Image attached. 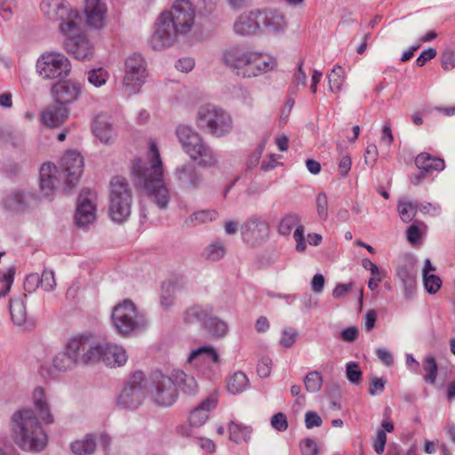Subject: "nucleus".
<instances>
[{"mask_svg": "<svg viewBox=\"0 0 455 455\" xmlns=\"http://www.w3.org/2000/svg\"><path fill=\"white\" fill-rule=\"evenodd\" d=\"M173 180L180 190L188 193L202 190L207 187L205 176L192 163L178 165L173 172Z\"/></svg>", "mask_w": 455, "mask_h": 455, "instance_id": "4468645a", "label": "nucleus"}, {"mask_svg": "<svg viewBox=\"0 0 455 455\" xmlns=\"http://www.w3.org/2000/svg\"><path fill=\"white\" fill-rule=\"evenodd\" d=\"M176 135L186 153H188V150L202 140L200 135L191 127L183 124L177 127Z\"/></svg>", "mask_w": 455, "mask_h": 455, "instance_id": "4c0bfd02", "label": "nucleus"}, {"mask_svg": "<svg viewBox=\"0 0 455 455\" xmlns=\"http://www.w3.org/2000/svg\"><path fill=\"white\" fill-rule=\"evenodd\" d=\"M147 77V64L139 53H133L125 60L123 91L127 95L138 93Z\"/></svg>", "mask_w": 455, "mask_h": 455, "instance_id": "9b49d317", "label": "nucleus"}, {"mask_svg": "<svg viewBox=\"0 0 455 455\" xmlns=\"http://www.w3.org/2000/svg\"><path fill=\"white\" fill-rule=\"evenodd\" d=\"M213 313V307L211 305H193L188 307L183 314L184 321L188 323L201 322L202 324Z\"/></svg>", "mask_w": 455, "mask_h": 455, "instance_id": "72a5a7b5", "label": "nucleus"}, {"mask_svg": "<svg viewBox=\"0 0 455 455\" xmlns=\"http://www.w3.org/2000/svg\"><path fill=\"white\" fill-rule=\"evenodd\" d=\"M108 77V72L102 68L92 69L87 74L88 82L95 87L104 85Z\"/></svg>", "mask_w": 455, "mask_h": 455, "instance_id": "09e8293b", "label": "nucleus"}, {"mask_svg": "<svg viewBox=\"0 0 455 455\" xmlns=\"http://www.w3.org/2000/svg\"><path fill=\"white\" fill-rule=\"evenodd\" d=\"M203 328L211 337L216 339L224 338L228 332L227 322L220 317L212 316V315L204 322Z\"/></svg>", "mask_w": 455, "mask_h": 455, "instance_id": "e433bc0d", "label": "nucleus"}, {"mask_svg": "<svg viewBox=\"0 0 455 455\" xmlns=\"http://www.w3.org/2000/svg\"><path fill=\"white\" fill-rule=\"evenodd\" d=\"M15 273L16 268L13 266L0 273V284H2L0 289V299L4 298L11 291Z\"/></svg>", "mask_w": 455, "mask_h": 455, "instance_id": "a18cd8bd", "label": "nucleus"}, {"mask_svg": "<svg viewBox=\"0 0 455 455\" xmlns=\"http://www.w3.org/2000/svg\"><path fill=\"white\" fill-rule=\"evenodd\" d=\"M99 363L110 368L124 365L127 362V355L124 348L112 343H101L99 341Z\"/></svg>", "mask_w": 455, "mask_h": 455, "instance_id": "412c9836", "label": "nucleus"}, {"mask_svg": "<svg viewBox=\"0 0 455 455\" xmlns=\"http://www.w3.org/2000/svg\"><path fill=\"white\" fill-rule=\"evenodd\" d=\"M418 204L410 201L402 200L398 204V212L403 222H410L416 216Z\"/></svg>", "mask_w": 455, "mask_h": 455, "instance_id": "49530a36", "label": "nucleus"}, {"mask_svg": "<svg viewBox=\"0 0 455 455\" xmlns=\"http://www.w3.org/2000/svg\"><path fill=\"white\" fill-rule=\"evenodd\" d=\"M112 323L117 332L124 336L139 331L147 325L144 315L139 312L130 299H124L115 306L112 311Z\"/></svg>", "mask_w": 455, "mask_h": 455, "instance_id": "6e6552de", "label": "nucleus"}, {"mask_svg": "<svg viewBox=\"0 0 455 455\" xmlns=\"http://www.w3.org/2000/svg\"><path fill=\"white\" fill-rule=\"evenodd\" d=\"M387 443V435L384 430H378L376 440L373 444L374 451L378 454L383 453Z\"/></svg>", "mask_w": 455, "mask_h": 455, "instance_id": "338daca9", "label": "nucleus"}, {"mask_svg": "<svg viewBox=\"0 0 455 455\" xmlns=\"http://www.w3.org/2000/svg\"><path fill=\"white\" fill-rule=\"evenodd\" d=\"M96 204L94 195L90 191H83L77 199V207L75 214L76 224L85 227L95 220Z\"/></svg>", "mask_w": 455, "mask_h": 455, "instance_id": "aec40b11", "label": "nucleus"}, {"mask_svg": "<svg viewBox=\"0 0 455 455\" xmlns=\"http://www.w3.org/2000/svg\"><path fill=\"white\" fill-rule=\"evenodd\" d=\"M164 172L158 147L150 140L147 158L136 157L132 160V174L160 209L166 208L170 201V193L164 181Z\"/></svg>", "mask_w": 455, "mask_h": 455, "instance_id": "f03ea898", "label": "nucleus"}, {"mask_svg": "<svg viewBox=\"0 0 455 455\" xmlns=\"http://www.w3.org/2000/svg\"><path fill=\"white\" fill-rule=\"evenodd\" d=\"M249 379L246 375L241 371H236L229 377L227 382V389L232 395H237L248 387Z\"/></svg>", "mask_w": 455, "mask_h": 455, "instance_id": "a19ab883", "label": "nucleus"}, {"mask_svg": "<svg viewBox=\"0 0 455 455\" xmlns=\"http://www.w3.org/2000/svg\"><path fill=\"white\" fill-rule=\"evenodd\" d=\"M41 116L45 125L57 127L68 118V109L63 104L55 101L54 104L48 106L43 110Z\"/></svg>", "mask_w": 455, "mask_h": 455, "instance_id": "bb28decb", "label": "nucleus"}, {"mask_svg": "<svg viewBox=\"0 0 455 455\" xmlns=\"http://www.w3.org/2000/svg\"><path fill=\"white\" fill-rule=\"evenodd\" d=\"M67 349L70 352L76 366L99 363V340L92 337H76L68 342Z\"/></svg>", "mask_w": 455, "mask_h": 455, "instance_id": "ddd939ff", "label": "nucleus"}, {"mask_svg": "<svg viewBox=\"0 0 455 455\" xmlns=\"http://www.w3.org/2000/svg\"><path fill=\"white\" fill-rule=\"evenodd\" d=\"M26 299L27 295L22 293L10 299L9 307L11 317L13 323L18 326H22L28 320V314L25 307Z\"/></svg>", "mask_w": 455, "mask_h": 455, "instance_id": "2f4dec72", "label": "nucleus"}, {"mask_svg": "<svg viewBox=\"0 0 455 455\" xmlns=\"http://www.w3.org/2000/svg\"><path fill=\"white\" fill-rule=\"evenodd\" d=\"M318 217L325 220L328 218V198L325 193H319L315 199Z\"/></svg>", "mask_w": 455, "mask_h": 455, "instance_id": "4d7b16f0", "label": "nucleus"}, {"mask_svg": "<svg viewBox=\"0 0 455 455\" xmlns=\"http://www.w3.org/2000/svg\"><path fill=\"white\" fill-rule=\"evenodd\" d=\"M144 374L142 371H136L132 374L126 387L118 396V405L121 408L133 410L138 408L144 397Z\"/></svg>", "mask_w": 455, "mask_h": 455, "instance_id": "dca6fc26", "label": "nucleus"}, {"mask_svg": "<svg viewBox=\"0 0 455 455\" xmlns=\"http://www.w3.org/2000/svg\"><path fill=\"white\" fill-rule=\"evenodd\" d=\"M204 362L220 363V355L212 346H203L192 350L187 359V363L190 364H198Z\"/></svg>", "mask_w": 455, "mask_h": 455, "instance_id": "473e14b6", "label": "nucleus"}, {"mask_svg": "<svg viewBox=\"0 0 455 455\" xmlns=\"http://www.w3.org/2000/svg\"><path fill=\"white\" fill-rule=\"evenodd\" d=\"M229 439L235 443L248 442L252 429L249 426H243L231 421L228 424Z\"/></svg>", "mask_w": 455, "mask_h": 455, "instance_id": "79ce46f5", "label": "nucleus"}, {"mask_svg": "<svg viewBox=\"0 0 455 455\" xmlns=\"http://www.w3.org/2000/svg\"><path fill=\"white\" fill-rule=\"evenodd\" d=\"M175 301V286L171 283H164L162 286L161 305L165 308H170Z\"/></svg>", "mask_w": 455, "mask_h": 455, "instance_id": "603ef678", "label": "nucleus"}, {"mask_svg": "<svg viewBox=\"0 0 455 455\" xmlns=\"http://www.w3.org/2000/svg\"><path fill=\"white\" fill-rule=\"evenodd\" d=\"M423 277V283L426 290L430 294H435L442 287V280L436 275H429Z\"/></svg>", "mask_w": 455, "mask_h": 455, "instance_id": "6e6d98bb", "label": "nucleus"}, {"mask_svg": "<svg viewBox=\"0 0 455 455\" xmlns=\"http://www.w3.org/2000/svg\"><path fill=\"white\" fill-rule=\"evenodd\" d=\"M11 429L14 442L22 450L40 451L45 448L46 434L32 410L25 409L14 412L12 417Z\"/></svg>", "mask_w": 455, "mask_h": 455, "instance_id": "20e7f679", "label": "nucleus"}, {"mask_svg": "<svg viewBox=\"0 0 455 455\" xmlns=\"http://www.w3.org/2000/svg\"><path fill=\"white\" fill-rule=\"evenodd\" d=\"M196 9L190 0H175L169 10L158 16L149 38L154 50L172 46L180 36L188 35L195 27Z\"/></svg>", "mask_w": 455, "mask_h": 455, "instance_id": "f257e3e1", "label": "nucleus"}, {"mask_svg": "<svg viewBox=\"0 0 455 455\" xmlns=\"http://www.w3.org/2000/svg\"><path fill=\"white\" fill-rule=\"evenodd\" d=\"M226 254V246L221 241H215L206 246L204 250L203 256L211 261H218L224 258Z\"/></svg>", "mask_w": 455, "mask_h": 455, "instance_id": "37998d69", "label": "nucleus"}, {"mask_svg": "<svg viewBox=\"0 0 455 455\" xmlns=\"http://www.w3.org/2000/svg\"><path fill=\"white\" fill-rule=\"evenodd\" d=\"M218 217L219 212L216 210H202L192 213L188 219H186L185 225L191 227L204 224L216 220Z\"/></svg>", "mask_w": 455, "mask_h": 455, "instance_id": "ea45409f", "label": "nucleus"}, {"mask_svg": "<svg viewBox=\"0 0 455 455\" xmlns=\"http://www.w3.org/2000/svg\"><path fill=\"white\" fill-rule=\"evenodd\" d=\"M250 49L251 48L245 44L230 45L223 50L221 60L223 63L236 76V71L240 69Z\"/></svg>", "mask_w": 455, "mask_h": 455, "instance_id": "b1692460", "label": "nucleus"}, {"mask_svg": "<svg viewBox=\"0 0 455 455\" xmlns=\"http://www.w3.org/2000/svg\"><path fill=\"white\" fill-rule=\"evenodd\" d=\"M233 29L240 36H251L259 31V9L242 13L234 22Z\"/></svg>", "mask_w": 455, "mask_h": 455, "instance_id": "5701e85b", "label": "nucleus"}, {"mask_svg": "<svg viewBox=\"0 0 455 455\" xmlns=\"http://www.w3.org/2000/svg\"><path fill=\"white\" fill-rule=\"evenodd\" d=\"M346 377L347 380L355 386L362 382L363 372L355 362H349L346 364Z\"/></svg>", "mask_w": 455, "mask_h": 455, "instance_id": "3c124183", "label": "nucleus"}, {"mask_svg": "<svg viewBox=\"0 0 455 455\" xmlns=\"http://www.w3.org/2000/svg\"><path fill=\"white\" fill-rule=\"evenodd\" d=\"M442 67L450 71L455 68V49H446L442 54Z\"/></svg>", "mask_w": 455, "mask_h": 455, "instance_id": "13d9d810", "label": "nucleus"}, {"mask_svg": "<svg viewBox=\"0 0 455 455\" xmlns=\"http://www.w3.org/2000/svg\"><path fill=\"white\" fill-rule=\"evenodd\" d=\"M300 451L303 455H316L318 448L316 443L309 438L300 442Z\"/></svg>", "mask_w": 455, "mask_h": 455, "instance_id": "680f3d73", "label": "nucleus"}, {"mask_svg": "<svg viewBox=\"0 0 455 455\" xmlns=\"http://www.w3.org/2000/svg\"><path fill=\"white\" fill-rule=\"evenodd\" d=\"M218 398L216 395H211L204 400L199 406L194 409L189 416V423L194 427H201L208 419L209 411L216 407Z\"/></svg>", "mask_w": 455, "mask_h": 455, "instance_id": "c85d7f7f", "label": "nucleus"}, {"mask_svg": "<svg viewBox=\"0 0 455 455\" xmlns=\"http://www.w3.org/2000/svg\"><path fill=\"white\" fill-rule=\"evenodd\" d=\"M132 207V190L126 179L115 177L110 181L108 213L111 220L123 223L128 220Z\"/></svg>", "mask_w": 455, "mask_h": 455, "instance_id": "423d86ee", "label": "nucleus"}, {"mask_svg": "<svg viewBox=\"0 0 455 455\" xmlns=\"http://www.w3.org/2000/svg\"><path fill=\"white\" fill-rule=\"evenodd\" d=\"M39 287H41L39 275L37 273L28 275L24 281V289L28 292H33Z\"/></svg>", "mask_w": 455, "mask_h": 455, "instance_id": "052dcab7", "label": "nucleus"}, {"mask_svg": "<svg viewBox=\"0 0 455 455\" xmlns=\"http://www.w3.org/2000/svg\"><path fill=\"white\" fill-rule=\"evenodd\" d=\"M298 332L294 330H283L280 339V344L284 347H291L297 339Z\"/></svg>", "mask_w": 455, "mask_h": 455, "instance_id": "e2e57ef3", "label": "nucleus"}, {"mask_svg": "<svg viewBox=\"0 0 455 455\" xmlns=\"http://www.w3.org/2000/svg\"><path fill=\"white\" fill-rule=\"evenodd\" d=\"M387 380L383 378H373L371 382L369 393L371 395H378L384 390Z\"/></svg>", "mask_w": 455, "mask_h": 455, "instance_id": "0e129e2a", "label": "nucleus"}, {"mask_svg": "<svg viewBox=\"0 0 455 455\" xmlns=\"http://www.w3.org/2000/svg\"><path fill=\"white\" fill-rule=\"evenodd\" d=\"M84 12L91 28L100 29L105 26L108 8L102 0H84Z\"/></svg>", "mask_w": 455, "mask_h": 455, "instance_id": "4be33fe9", "label": "nucleus"}, {"mask_svg": "<svg viewBox=\"0 0 455 455\" xmlns=\"http://www.w3.org/2000/svg\"><path fill=\"white\" fill-rule=\"evenodd\" d=\"M243 242L256 246L266 241L269 235V226L259 217L247 220L240 228Z\"/></svg>", "mask_w": 455, "mask_h": 455, "instance_id": "f3484780", "label": "nucleus"}, {"mask_svg": "<svg viewBox=\"0 0 455 455\" xmlns=\"http://www.w3.org/2000/svg\"><path fill=\"white\" fill-rule=\"evenodd\" d=\"M172 376L175 387H179L185 394L194 395L197 392L198 384L194 376L188 375L182 371H174Z\"/></svg>", "mask_w": 455, "mask_h": 455, "instance_id": "c9c22d12", "label": "nucleus"}, {"mask_svg": "<svg viewBox=\"0 0 455 455\" xmlns=\"http://www.w3.org/2000/svg\"><path fill=\"white\" fill-rule=\"evenodd\" d=\"M323 423L321 417L315 411H307L305 415V425L307 428L320 427Z\"/></svg>", "mask_w": 455, "mask_h": 455, "instance_id": "69168bd1", "label": "nucleus"}, {"mask_svg": "<svg viewBox=\"0 0 455 455\" xmlns=\"http://www.w3.org/2000/svg\"><path fill=\"white\" fill-rule=\"evenodd\" d=\"M33 403L41 418L46 424H52L54 421L53 415L51 412L50 405L43 387H37L33 392Z\"/></svg>", "mask_w": 455, "mask_h": 455, "instance_id": "7c9ffc66", "label": "nucleus"}, {"mask_svg": "<svg viewBox=\"0 0 455 455\" xmlns=\"http://www.w3.org/2000/svg\"><path fill=\"white\" fill-rule=\"evenodd\" d=\"M304 384L307 391L316 393L322 387L323 378L318 371H311L304 378Z\"/></svg>", "mask_w": 455, "mask_h": 455, "instance_id": "8fccbe9b", "label": "nucleus"}, {"mask_svg": "<svg viewBox=\"0 0 455 455\" xmlns=\"http://www.w3.org/2000/svg\"><path fill=\"white\" fill-rule=\"evenodd\" d=\"M61 171L50 163H45L40 170V189L44 196H52L60 186L71 189L80 179L84 170V159L75 150L68 151L61 158Z\"/></svg>", "mask_w": 455, "mask_h": 455, "instance_id": "7ed1b4c3", "label": "nucleus"}, {"mask_svg": "<svg viewBox=\"0 0 455 455\" xmlns=\"http://www.w3.org/2000/svg\"><path fill=\"white\" fill-rule=\"evenodd\" d=\"M92 132L103 144H112L116 138V132L113 127L110 117L99 115L94 119Z\"/></svg>", "mask_w": 455, "mask_h": 455, "instance_id": "393cba45", "label": "nucleus"}, {"mask_svg": "<svg viewBox=\"0 0 455 455\" xmlns=\"http://www.w3.org/2000/svg\"><path fill=\"white\" fill-rule=\"evenodd\" d=\"M40 285L45 291H52L57 286L55 275L52 270L44 269L40 276Z\"/></svg>", "mask_w": 455, "mask_h": 455, "instance_id": "864d4df0", "label": "nucleus"}, {"mask_svg": "<svg viewBox=\"0 0 455 455\" xmlns=\"http://www.w3.org/2000/svg\"><path fill=\"white\" fill-rule=\"evenodd\" d=\"M36 72L44 80L65 79L71 72L69 60L60 52H45L36 60Z\"/></svg>", "mask_w": 455, "mask_h": 455, "instance_id": "1a4fd4ad", "label": "nucleus"}, {"mask_svg": "<svg viewBox=\"0 0 455 455\" xmlns=\"http://www.w3.org/2000/svg\"><path fill=\"white\" fill-rule=\"evenodd\" d=\"M40 10L48 20L60 23L59 29L61 35L72 31L76 24L82 23L78 10L66 0H43Z\"/></svg>", "mask_w": 455, "mask_h": 455, "instance_id": "0eeeda50", "label": "nucleus"}, {"mask_svg": "<svg viewBox=\"0 0 455 455\" xmlns=\"http://www.w3.org/2000/svg\"><path fill=\"white\" fill-rule=\"evenodd\" d=\"M7 209L14 212L22 211L26 206L25 195L22 192H14L4 199Z\"/></svg>", "mask_w": 455, "mask_h": 455, "instance_id": "de8ad7c7", "label": "nucleus"}, {"mask_svg": "<svg viewBox=\"0 0 455 455\" xmlns=\"http://www.w3.org/2000/svg\"><path fill=\"white\" fill-rule=\"evenodd\" d=\"M175 67L178 70L188 73L194 68L195 61L189 57L181 58L177 61Z\"/></svg>", "mask_w": 455, "mask_h": 455, "instance_id": "774afa93", "label": "nucleus"}, {"mask_svg": "<svg viewBox=\"0 0 455 455\" xmlns=\"http://www.w3.org/2000/svg\"><path fill=\"white\" fill-rule=\"evenodd\" d=\"M81 24H76L75 29L62 35L63 47L76 59L89 60L93 56V46L85 34L80 30Z\"/></svg>", "mask_w": 455, "mask_h": 455, "instance_id": "2eb2a0df", "label": "nucleus"}, {"mask_svg": "<svg viewBox=\"0 0 455 455\" xmlns=\"http://www.w3.org/2000/svg\"><path fill=\"white\" fill-rule=\"evenodd\" d=\"M276 66L275 57L251 48L236 76L242 78L258 77L274 70Z\"/></svg>", "mask_w": 455, "mask_h": 455, "instance_id": "f8f14e48", "label": "nucleus"}, {"mask_svg": "<svg viewBox=\"0 0 455 455\" xmlns=\"http://www.w3.org/2000/svg\"><path fill=\"white\" fill-rule=\"evenodd\" d=\"M295 228L293 238L296 242V251L298 252H304L307 245L305 241V228L301 224L300 216L295 212H289L285 214L280 220L278 226V232L282 235H290L292 229Z\"/></svg>", "mask_w": 455, "mask_h": 455, "instance_id": "a211bd4d", "label": "nucleus"}, {"mask_svg": "<svg viewBox=\"0 0 455 455\" xmlns=\"http://www.w3.org/2000/svg\"><path fill=\"white\" fill-rule=\"evenodd\" d=\"M53 92L56 96V101L66 106L78 98L81 92V86L79 84L71 81H64L56 84L53 86Z\"/></svg>", "mask_w": 455, "mask_h": 455, "instance_id": "cd10ccee", "label": "nucleus"}, {"mask_svg": "<svg viewBox=\"0 0 455 455\" xmlns=\"http://www.w3.org/2000/svg\"><path fill=\"white\" fill-rule=\"evenodd\" d=\"M415 164L419 170L427 173L433 171H442L445 166L443 159L432 157L427 153L419 154L415 159Z\"/></svg>", "mask_w": 455, "mask_h": 455, "instance_id": "58836bf2", "label": "nucleus"}, {"mask_svg": "<svg viewBox=\"0 0 455 455\" xmlns=\"http://www.w3.org/2000/svg\"><path fill=\"white\" fill-rule=\"evenodd\" d=\"M260 31L267 35H277L287 28V21L283 12L275 9H259Z\"/></svg>", "mask_w": 455, "mask_h": 455, "instance_id": "6ab92c4d", "label": "nucleus"}, {"mask_svg": "<svg viewBox=\"0 0 455 455\" xmlns=\"http://www.w3.org/2000/svg\"><path fill=\"white\" fill-rule=\"evenodd\" d=\"M190 158L197 161L202 167H212L217 164L218 159L213 150L203 140V139L188 153Z\"/></svg>", "mask_w": 455, "mask_h": 455, "instance_id": "a878e982", "label": "nucleus"}, {"mask_svg": "<svg viewBox=\"0 0 455 455\" xmlns=\"http://www.w3.org/2000/svg\"><path fill=\"white\" fill-rule=\"evenodd\" d=\"M271 426L277 431L283 432L288 428V421L284 413L278 412L271 418Z\"/></svg>", "mask_w": 455, "mask_h": 455, "instance_id": "bf43d9fd", "label": "nucleus"}, {"mask_svg": "<svg viewBox=\"0 0 455 455\" xmlns=\"http://www.w3.org/2000/svg\"><path fill=\"white\" fill-rule=\"evenodd\" d=\"M196 124L203 132L218 138L230 133L233 129L231 115L223 108L210 104L197 109Z\"/></svg>", "mask_w": 455, "mask_h": 455, "instance_id": "39448f33", "label": "nucleus"}, {"mask_svg": "<svg viewBox=\"0 0 455 455\" xmlns=\"http://www.w3.org/2000/svg\"><path fill=\"white\" fill-rule=\"evenodd\" d=\"M424 370L427 372L424 379L426 381L433 384L436 379L437 363L433 356H427L424 361Z\"/></svg>", "mask_w": 455, "mask_h": 455, "instance_id": "5fc2aeb1", "label": "nucleus"}, {"mask_svg": "<svg viewBox=\"0 0 455 455\" xmlns=\"http://www.w3.org/2000/svg\"><path fill=\"white\" fill-rule=\"evenodd\" d=\"M76 364L70 354L65 347V350L55 354L52 358V363L48 368L50 375H57L73 370Z\"/></svg>", "mask_w": 455, "mask_h": 455, "instance_id": "c756f323", "label": "nucleus"}, {"mask_svg": "<svg viewBox=\"0 0 455 455\" xmlns=\"http://www.w3.org/2000/svg\"><path fill=\"white\" fill-rule=\"evenodd\" d=\"M148 389L152 403L159 407H171L178 398V390L172 376L161 372H154L151 375Z\"/></svg>", "mask_w": 455, "mask_h": 455, "instance_id": "9d476101", "label": "nucleus"}, {"mask_svg": "<svg viewBox=\"0 0 455 455\" xmlns=\"http://www.w3.org/2000/svg\"><path fill=\"white\" fill-rule=\"evenodd\" d=\"M97 437L94 434H86L81 439L74 441L71 445V451L76 455H92L96 450Z\"/></svg>", "mask_w": 455, "mask_h": 455, "instance_id": "f704fd0d", "label": "nucleus"}, {"mask_svg": "<svg viewBox=\"0 0 455 455\" xmlns=\"http://www.w3.org/2000/svg\"><path fill=\"white\" fill-rule=\"evenodd\" d=\"M329 87L331 92L338 93L341 91L345 81V72L341 66H335L328 75Z\"/></svg>", "mask_w": 455, "mask_h": 455, "instance_id": "c03bdc74", "label": "nucleus"}]
</instances>
